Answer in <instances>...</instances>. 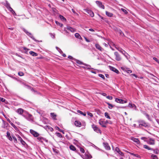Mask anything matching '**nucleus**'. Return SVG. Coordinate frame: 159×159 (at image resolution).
<instances>
[{
    "mask_svg": "<svg viewBox=\"0 0 159 159\" xmlns=\"http://www.w3.org/2000/svg\"><path fill=\"white\" fill-rule=\"evenodd\" d=\"M114 55L116 56V60L120 61L121 60V58L119 54L117 52H115L114 53Z\"/></svg>",
    "mask_w": 159,
    "mask_h": 159,
    "instance_id": "1a4fd4ad",
    "label": "nucleus"
},
{
    "mask_svg": "<svg viewBox=\"0 0 159 159\" xmlns=\"http://www.w3.org/2000/svg\"><path fill=\"white\" fill-rule=\"evenodd\" d=\"M126 71L128 73H131L132 72V70H126Z\"/></svg>",
    "mask_w": 159,
    "mask_h": 159,
    "instance_id": "864d4df0",
    "label": "nucleus"
},
{
    "mask_svg": "<svg viewBox=\"0 0 159 159\" xmlns=\"http://www.w3.org/2000/svg\"><path fill=\"white\" fill-rule=\"evenodd\" d=\"M145 115L146 116V117L148 118V119H149V115L148 114H147V113H145Z\"/></svg>",
    "mask_w": 159,
    "mask_h": 159,
    "instance_id": "bf43d9fd",
    "label": "nucleus"
},
{
    "mask_svg": "<svg viewBox=\"0 0 159 159\" xmlns=\"http://www.w3.org/2000/svg\"><path fill=\"white\" fill-rule=\"evenodd\" d=\"M107 103L108 105V108L110 109H112L113 107V106L108 102H107Z\"/></svg>",
    "mask_w": 159,
    "mask_h": 159,
    "instance_id": "f704fd0d",
    "label": "nucleus"
},
{
    "mask_svg": "<svg viewBox=\"0 0 159 159\" xmlns=\"http://www.w3.org/2000/svg\"><path fill=\"white\" fill-rule=\"evenodd\" d=\"M70 150L72 151H75L76 150L75 147L72 145H71L70 146Z\"/></svg>",
    "mask_w": 159,
    "mask_h": 159,
    "instance_id": "7c9ffc66",
    "label": "nucleus"
},
{
    "mask_svg": "<svg viewBox=\"0 0 159 159\" xmlns=\"http://www.w3.org/2000/svg\"><path fill=\"white\" fill-rule=\"evenodd\" d=\"M23 116L29 121L32 120L33 118L32 115L29 114L27 112H25V114H23Z\"/></svg>",
    "mask_w": 159,
    "mask_h": 159,
    "instance_id": "f257e3e1",
    "label": "nucleus"
},
{
    "mask_svg": "<svg viewBox=\"0 0 159 159\" xmlns=\"http://www.w3.org/2000/svg\"><path fill=\"white\" fill-rule=\"evenodd\" d=\"M104 146L106 149L109 150L110 149V148L108 144L107 143H103Z\"/></svg>",
    "mask_w": 159,
    "mask_h": 159,
    "instance_id": "6ab92c4d",
    "label": "nucleus"
},
{
    "mask_svg": "<svg viewBox=\"0 0 159 159\" xmlns=\"http://www.w3.org/2000/svg\"><path fill=\"white\" fill-rule=\"evenodd\" d=\"M26 111L24 110L22 108H19L16 111V112L19 114L22 115L23 116V113H24V114H25V112H26Z\"/></svg>",
    "mask_w": 159,
    "mask_h": 159,
    "instance_id": "7ed1b4c3",
    "label": "nucleus"
},
{
    "mask_svg": "<svg viewBox=\"0 0 159 159\" xmlns=\"http://www.w3.org/2000/svg\"><path fill=\"white\" fill-rule=\"evenodd\" d=\"M76 62L77 64H83V65H84V66H88V65L84 63H83L81 61H80L77 60L76 61Z\"/></svg>",
    "mask_w": 159,
    "mask_h": 159,
    "instance_id": "412c9836",
    "label": "nucleus"
},
{
    "mask_svg": "<svg viewBox=\"0 0 159 159\" xmlns=\"http://www.w3.org/2000/svg\"><path fill=\"white\" fill-rule=\"evenodd\" d=\"M115 150L117 152L119 153L120 155L122 154L123 153L120 151L119 149L117 147L115 149Z\"/></svg>",
    "mask_w": 159,
    "mask_h": 159,
    "instance_id": "c85d7f7f",
    "label": "nucleus"
},
{
    "mask_svg": "<svg viewBox=\"0 0 159 159\" xmlns=\"http://www.w3.org/2000/svg\"><path fill=\"white\" fill-rule=\"evenodd\" d=\"M95 47L97 49L102 52L104 51V49L102 48L101 46L98 43H96L95 44Z\"/></svg>",
    "mask_w": 159,
    "mask_h": 159,
    "instance_id": "f8f14e48",
    "label": "nucleus"
},
{
    "mask_svg": "<svg viewBox=\"0 0 159 159\" xmlns=\"http://www.w3.org/2000/svg\"><path fill=\"white\" fill-rule=\"evenodd\" d=\"M151 158L152 159H158L157 156L155 155L152 154L151 155Z\"/></svg>",
    "mask_w": 159,
    "mask_h": 159,
    "instance_id": "72a5a7b5",
    "label": "nucleus"
},
{
    "mask_svg": "<svg viewBox=\"0 0 159 159\" xmlns=\"http://www.w3.org/2000/svg\"><path fill=\"white\" fill-rule=\"evenodd\" d=\"M37 139L39 141H40L41 142H43V140H46L42 137H38L37 138Z\"/></svg>",
    "mask_w": 159,
    "mask_h": 159,
    "instance_id": "c756f323",
    "label": "nucleus"
},
{
    "mask_svg": "<svg viewBox=\"0 0 159 159\" xmlns=\"http://www.w3.org/2000/svg\"><path fill=\"white\" fill-rule=\"evenodd\" d=\"M87 157L91 159L92 158V157L91 155H87Z\"/></svg>",
    "mask_w": 159,
    "mask_h": 159,
    "instance_id": "e2e57ef3",
    "label": "nucleus"
},
{
    "mask_svg": "<svg viewBox=\"0 0 159 159\" xmlns=\"http://www.w3.org/2000/svg\"><path fill=\"white\" fill-rule=\"evenodd\" d=\"M118 32L120 35H122V33L121 30H120L118 31Z\"/></svg>",
    "mask_w": 159,
    "mask_h": 159,
    "instance_id": "338daca9",
    "label": "nucleus"
},
{
    "mask_svg": "<svg viewBox=\"0 0 159 159\" xmlns=\"http://www.w3.org/2000/svg\"><path fill=\"white\" fill-rule=\"evenodd\" d=\"M130 154H131V155H132L133 156H134L136 157H139V155H137V154H134L133 153H130Z\"/></svg>",
    "mask_w": 159,
    "mask_h": 159,
    "instance_id": "58836bf2",
    "label": "nucleus"
},
{
    "mask_svg": "<svg viewBox=\"0 0 159 159\" xmlns=\"http://www.w3.org/2000/svg\"><path fill=\"white\" fill-rule=\"evenodd\" d=\"M106 98L109 100H112L113 98L112 96H107L106 97Z\"/></svg>",
    "mask_w": 159,
    "mask_h": 159,
    "instance_id": "37998d69",
    "label": "nucleus"
},
{
    "mask_svg": "<svg viewBox=\"0 0 159 159\" xmlns=\"http://www.w3.org/2000/svg\"><path fill=\"white\" fill-rule=\"evenodd\" d=\"M96 3L97 4L100 8H102L103 9H104V6L102 5V2L98 1H96Z\"/></svg>",
    "mask_w": 159,
    "mask_h": 159,
    "instance_id": "9b49d317",
    "label": "nucleus"
},
{
    "mask_svg": "<svg viewBox=\"0 0 159 159\" xmlns=\"http://www.w3.org/2000/svg\"><path fill=\"white\" fill-rule=\"evenodd\" d=\"M121 53L125 56L127 59H128V54L125 51L123 50L122 52Z\"/></svg>",
    "mask_w": 159,
    "mask_h": 159,
    "instance_id": "2f4dec72",
    "label": "nucleus"
},
{
    "mask_svg": "<svg viewBox=\"0 0 159 159\" xmlns=\"http://www.w3.org/2000/svg\"><path fill=\"white\" fill-rule=\"evenodd\" d=\"M115 101L118 103H124L127 102V100H124L121 99H120L117 98H116L115 99Z\"/></svg>",
    "mask_w": 159,
    "mask_h": 159,
    "instance_id": "0eeeda50",
    "label": "nucleus"
},
{
    "mask_svg": "<svg viewBox=\"0 0 159 159\" xmlns=\"http://www.w3.org/2000/svg\"><path fill=\"white\" fill-rule=\"evenodd\" d=\"M46 128H47L51 132L53 130V129L50 126H46Z\"/></svg>",
    "mask_w": 159,
    "mask_h": 159,
    "instance_id": "c9c22d12",
    "label": "nucleus"
},
{
    "mask_svg": "<svg viewBox=\"0 0 159 159\" xmlns=\"http://www.w3.org/2000/svg\"><path fill=\"white\" fill-rule=\"evenodd\" d=\"M56 48L57 49L59 52L60 53H63L62 51L61 50V49H60V48H58L57 47H56Z\"/></svg>",
    "mask_w": 159,
    "mask_h": 159,
    "instance_id": "a19ab883",
    "label": "nucleus"
},
{
    "mask_svg": "<svg viewBox=\"0 0 159 159\" xmlns=\"http://www.w3.org/2000/svg\"><path fill=\"white\" fill-rule=\"evenodd\" d=\"M51 117L54 120H57L56 118V115L54 114L53 113H51L50 114Z\"/></svg>",
    "mask_w": 159,
    "mask_h": 159,
    "instance_id": "4be33fe9",
    "label": "nucleus"
},
{
    "mask_svg": "<svg viewBox=\"0 0 159 159\" xmlns=\"http://www.w3.org/2000/svg\"><path fill=\"white\" fill-rule=\"evenodd\" d=\"M92 128L94 130L98 133H101V130L96 126L93 125L92 126Z\"/></svg>",
    "mask_w": 159,
    "mask_h": 159,
    "instance_id": "39448f33",
    "label": "nucleus"
},
{
    "mask_svg": "<svg viewBox=\"0 0 159 159\" xmlns=\"http://www.w3.org/2000/svg\"><path fill=\"white\" fill-rule=\"evenodd\" d=\"M55 128L56 130H59V131H60V129H59V128L57 126H56Z\"/></svg>",
    "mask_w": 159,
    "mask_h": 159,
    "instance_id": "052dcab7",
    "label": "nucleus"
},
{
    "mask_svg": "<svg viewBox=\"0 0 159 159\" xmlns=\"http://www.w3.org/2000/svg\"><path fill=\"white\" fill-rule=\"evenodd\" d=\"M68 58L70 59H73V57L71 56H69L68 57Z\"/></svg>",
    "mask_w": 159,
    "mask_h": 159,
    "instance_id": "0e129e2a",
    "label": "nucleus"
},
{
    "mask_svg": "<svg viewBox=\"0 0 159 159\" xmlns=\"http://www.w3.org/2000/svg\"><path fill=\"white\" fill-rule=\"evenodd\" d=\"M80 151L83 153H84L85 152V151L82 148H80Z\"/></svg>",
    "mask_w": 159,
    "mask_h": 159,
    "instance_id": "de8ad7c7",
    "label": "nucleus"
},
{
    "mask_svg": "<svg viewBox=\"0 0 159 159\" xmlns=\"http://www.w3.org/2000/svg\"><path fill=\"white\" fill-rule=\"evenodd\" d=\"M0 101L4 102L5 101V99L3 98L0 97Z\"/></svg>",
    "mask_w": 159,
    "mask_h": 159,
    "instance_id": "a18cd8bd",
    "label": "nucleus"
},
{
    "mask_svg": "<svg viewBox=\"0 0 159 159\" xmlns=\"http://www.w3.org/2000/svg\"><path fill=\"white\" fill-rule=\"evenodd\" d=\"M139 127H141L142 126L144 127H147L148 126V124L147 123H146L145 121L143 120H139Z\"/></svg>",
    "mask_w": 159,
    "mask_h": 159,
    "instance_id": "f03ea898",
    "label": "nucleus"
},
{
    "mask_svg": "<svg viewBox=\"0 0 159 159\" xmlns=\"http://www.w3.org/2000/svg\"><path fill=\"white\" fill-rule=\"evenodd\" d=\"M75 125L77 127H80L81 126V123L79 121L76 120L74 123Z\"/></svg>",
    "mask_w": 159,
    "mask_h": 159,
    "instance_id": "f3484780",
    "label": "nucleus"
},
{
    "mask_svg": "<svg viewBox=\"0 0 159 159\" xmlns=\"http://www.w3.org/2000/svg\"><path fill=\"white\" fill-rule=\"evenodd\" d=\"M60 18L61 19L63 20H66V19L65 18V17H64L63 16L61 15H60L59 16Z\"/></svg>",
    "mask_w": 159,
    "mask_h": 159,
    "instance_id": "ea45409f",
    "label": "nucleus"
},
{
    "mask_svg": "<svg viewBox=\"0 0 159 159\" xmlns=\"http://www.w3.org/2000/svg\"><path fill=\"white\" fill-rule=\"evenodd\" d=\"M56 134L57 135L59 138H61L62 137V136L61 134L59 133H56Z\"/></svg>",
    "mask_w": 159,
    "mask_h": 159,
    "instance_id": "4c0bfd02",
    "label": "nucleus"
},
{
    "mask_svg": "<svg viewBox=\"0 0 159 159\" xmlns=\"http://www.w3.org/2000/svg\"><path fill=\"white\" fill-rule=\"evenodd\" d=\"M106 14L107 16L109 17H112L113 15V14L112 13L107 11H106Z\"/></svg>",
    "mask_w": 159,
    "mask_h": 159,
    "instance_id": "b1692460",
    "label": "nucleus"
},
{
    "mask_svg": "<svg viewBox=\"0 0 159 159\" xmlns=\"http://www.w3.org/2000/svg\"><path fill=\"white\" fill-rule=\"evenodd\" d=\"M153 59L155 60L157 62H158L159 60L156 57H154Z\"/></svg>",
    "mask_w": 159,
    "mask_h": 159,
    "instance_id": "4d7b16f0",
    "label": "nucleus"
},
{
    "mask_svg": "<svg viewBox=\"0 0 159 159\" xmlns=\"http://www.w3.org/2000/svg\"><path fill=\"white\" fill-rule=\"evenodd\" d=\"M6 7H7V8L8 9L10 7V5L9 4V3L7 2V6H6Z\"/></svg>",
    "mask_w": 159,
    "mask_h": 159,
    "instance_id": "3c124183",
    "label": "nucleus"
},
{
    "mask_svg": "<svg viewBox=\"0 0 159 159\" xmlns=\"http://www.w3.org/2000/svg\"><path fill=\"white\" fill-rule=\"evenodd\" d=\"M87 114L88 116H89L91 117H92L93 116L92 114L90 112H88Z\"/></svg>",
    "mask_w": 159,
    "mask_h": 159,
    "instance_id": "09e8293b",
    "label": "nucleus"
},
{
    "mask_svg": "<svg viewBox=\"0 0 159 159\" xmlns=\"http://www.w3.org/2000/svg\"><path fill=\"white\" fill-rule=\"evenodd\" d=\"M121 10L123 11L125 13V14H126L127 13V11L126 10H125V9L123 8H121Z\"/></svg>",
    "mask_w": 159,
    "mask_h": 159,
    "instance_id": "c03bdc74",
    "label": "nucleus"
},
{
    "mask_svg": "<svg viewBox=\"0 0 159 159\" xmlns=\"http://www.w3.org/2000/svg\"><path fill=\"white\" fill-rule=\"evenodd\" d=\"M18 140L19 141H20V143L23 145H25V141L22 139L19 136L18 137Z\"/></svg>",
    "mask_w": 159,
    "mask_h": 159,
    "instance_id": "aec40b11",
    "label": "nucleus"
},
{
    "mask_svg": "<svg viewBox=\"0 0 159 159\" xmlns=\"http://www.w3.org/2000/svg\"><path fill=\"white\" fill-rule=\"evenodd\" d=\"M24 50L26 51V52H28V51L29 50V49H27L26 48H23Z\"/></svg>",
    "mask_w": 159,
    "mask_h": 159,
    "instance_id": "5fc2aeb1",
    "label": "nucleus"
},
{
    "mask_svg": "<svg viewBox=\"0 0 159 159\" xmlns=\"http://www.w3.org/2000/svg\"><path fill=\"white\" fill-rule=\"evenodd\" d=\"M109 69H110V70H111L115 72V73H116L117 74H118V73H119L118 70H117L115 68L113 67H112L111 66H109Z\"/></svg>",
    "mask_w": 159,
    "mask_h": 159,
    "instance_id": "2eb2a0df",
    "label": "nucleus"
},
{
    "mask_svg": "<svg viewBox=\"0 0 159 159\" xmlns=\"http://www.w3.org/2000/svg\"><path fill=\"white\" fill-rule=\"evenodd\" d=\"M25 32L28 35H29L32 39L34 40L35 41H37V40L35 39L33 35L30 33L28 32L26 30H24Z\"/></svg>",
    "mask_w": 159,
    "mask_h": 159,
    "instance_id": "4468645a",
    "label": "nucleus"
},
{
    "mask_svg": "<svg viewBox=\"0 0 159 159\" xmlns=\"http://www.w3.org/2000/svg\"><path fill=\"white\" fill-rule=\"evenodd\" d=\"M66 29L70 31L71 32H74L76 31V29L72 28V27L70 26H67L66 28H65V31H66Z\"/></svg>",
    "mask_w": 159,
    "mask_h": 159,
    "instance_id": "6e6552de",
    "label": "nucleus"
},
{
    "mask_svg": "<svg viewBox=\"0 0 159 159\" xmlns=\"http://www.w3.org/2000/svg\"><path fill=\"white\" fill-rule=\"evenodd\" d=\"M128 107H131V108H134L135 109H136V106L134 105V104H132L130 103H129V105H128Z\"/></svg>",
    "mask_w": 159,
    "mask_h": 159,
    "instance_id": "a878e982",
    "label": "nucleus"
},
{
    "mask_svg": "<svg viewBox=\"0 0 159 159\" xmlns=\"http://www.w3.org/2000/svg\"><path fill=\"white\" fill-rule=\"evenodd\" d=\"M103 45H104V46H105V47H107V46H108L107 44H106V43H103Z\"/></svg>",
    "mask_w": 159,
    "mask_h": 159,
    "instance_id": "69168bd1",
    "label": "nucleus"
},
{
    "mask_svg": "<svg viewBox=\"0 0 159 159\" xmlns=\"http://www.w3.org/2000/svg\"><path fill=\"white\" fill-rule=\"evenodd\" d=\"M30 54L33 56H36L38 55V54L33 51H30L29 52Z\"/></svg>",
    "mask_w": 159,
    "mask_h": 159,
    "instance_id": "5701e85b",
    "label": "nucleus"
},
{
    "mask_svg": "<svg viewBox=\"0 0 159 159\" xmlns=\"http://www.w3.org/2000/svg\"><path fill=\"white\" fill-rule=\"evenodd\" d=\"M84 39L87 42H90V40L84 37Z\"/></svg>",
    "mask_w": 159,
    "mask_h": 159,
    "instance_id": "13d9d810",
    "label": "nucleus"
},
{
    "mask_svg": "<svg viewBox=\"0 0 159 159\" xmlns=\"http://www.w3.org/2000/svg\"><path fill=\"white\" fill-rule=\"evenodd\" d=\"M77 111L78 113H79L81 115H82V114H83V113L80 110H78Z\"/></svg>",
    "mask_w": 159,
    "mask_h": 159,
    "instance_id": "603ef678",
    "label": "nucleus"
},
{
    "mask_svg": "<svg viewBox=\"0 0 159 159\" xmlns=\"http://www.w3.org/2000/svg\"><path fill=\"white\" fill-rule=\"evenodd\" d=\"M99 123L101 125L102 127H106V126L105 125V123L104 121H103L102 120H100L99 121Z\"/></svg>",
    "mask_w": 159,
    "mask_h": 159,
    "instance_id": "9d476101",
    "label": "nucleus"
},
{
    "mask_svg": "<svg viewBox=\"0 0 159 159\" xmlns=\"http://www.w3.org/2000/svg\"><path fill=\"white\" fill-rule=\"evenodd\" d=\"M15 129H16V128H17L16 127V126L15 125H14V124H13L12 125H11Z\"/></svg>",
    "mask_w": 159,
    "mask_h": 159,
    "instance_id": "774afa93",
    "label": "nucleus"
},
{
    "mask_svg": "<svg viewBox=\"0 0 159 159\" xmlns=\"http://www.w3.org/2000/svg\"><path fill=\"white\" fill-rule=\"evenodd\" d=\"M75 36L76 38L78 39H81V37L79 33H76L75 34Z\"/></svg>",
    "mask_w": 159,
    "mask_h": 159,
    "instance_id": "cd10ccee",
    "label": "nucleus"
},
{
    "mask_svg": "<svg viewBox=\"0 0 159 159\" xmlns=\"http://www.w3.org/2000/svg\"><path fill=\"white\" fill-rule=\"evenodd\" d=\"M8 9L13 14H14V13H15V11L11 7L9 8Z\"/></svg>",
    "mask_w": 159,
    "mask_h": 159,
    "instance_id": "e433bc0d",
    "label": "nucleus"
},
{
    "mask_svg": "<svg viewBox=\"0 0 159 159\" xmlns=\"http://www.w3.org/2000/svg\"><path fill=\"white\" fill-rule=\"evenodd\" d=\"M104 115H105V117H106L108 119H111V118H110V116H109V114L108 113L105 112V113Z\"/></svg>",
    "mask_w": 159,
    "mask_h": 159,
    "instance_id": "473e14b6",
    "label": "nucleus"
},
{
    "mask_svg": "<svg viewBox=\"0 0 159 159\" xmlns=\"http://www.w3.org/2000/svg\"><path fill=\"white\" fill-rule=\"evenodd\" d=\"M30 133L34 137H37L39 136V134L36 132L32 129L30 130Z\"/></svg>",
    "mask_w": 159,
    "mask_h": 159,
    "instance_id": "423d86ee",
    "label": "nucleus"
},
{
    "mask_svg": "<svg viewBox=\"0 0 159 159\" xmlns=\"http://www.w3.org/2000/svg\"><path fill=\"white\" fill-rule=\"evenodd\" d=\"M84 10L85 12H86L88 14H89L91 17H93L94 16V13L92 11L87 9H84Z\"/></svg>",
    "mask_w": 159,
    "mask_h": 159,
    "instance_id": "20e7f679",
    "label": "nucleus"
},
{
    "mask_svg": "<svg viewBox=\"0 0 159 159\" xmlns=\"http://www.w3.org/2000/svg\"><path fill=\"white\" fill-rule=\"evenodd\" d=\"M12 138L13 139V140L14 142L15 143H17V141L16 139L14 137H12Z\"/></svg>",
    "mask_w": 159,
    "mask_h": 159,
    "instance_id": "49530a36",
    "label": "nucleus"
},
{
    "mask_svg": "<svg viewBox=\"0 0 159 159\" xmlns=\"http://www.w3.org/2000/svg\"><path fill=\"white\" fill-rule=\"evenodd\" d=\"M114 46H115V48H116L119 51L121 52H122L123 50L121 48L118 47L117 46L115 45V44H114Z\"/></svg>",
    "mask_w": 159,
    "mask_h": 159,
    "instance_id": "bb28decb",
    "label": "nucleus"
},
{
    "mask_svg": "<svg viewBox=\"0 0 159 159\" xmlns=\"http://www.w3.org/2000/svg\"><path fill=\"white\" fill-rule=\"evenodd\" d=\"M148 143L151 145H154L155 144V141L152 139H149L147 141Z\"/></svg>",
    "mask_w": 159,
    "mask_h": 159,
    "instance_id": "ddd939ff",
    "label": "nucleus"
},
{
    "mask_svg": "<svg viewBox=\"0 0 159 159\" xmlns=\"http://www.w3.org/2000/svg\"><path fill=\"white\" fill-rule=\"evenodd\" d=\"M18 74L20 76H22L24 75V73L21 72H19L18 73Z\"/></svg>",
    "mask_w": 159,
    "mask_h": 159,
    "instance_id": "79ce46f5",
    "label": "nucleus"
},
{
    "mask_svg": "<svg viewBox=\"0 0 159 159\" xmlns=\"http://www.w3.org/2000/svg\"><path fill=\"white\" fill-rule=\"evenodd\" d=\"M131 139L133 141L136 143L137 144H138L139 143V141L138 139L134 138L133 137H131Z\"/></svg>",
    "mask_w": 159,
    "mask_h": 159,
    "instance_id": "dca6fc26",
    "label": "nucleus"
},
{
    "mask_svg": "<svg viewBox=\"0 0 159 159\" xmlns=\"http://www.w3.org/2000/svg\"><path fill=\"white\" fill-rule=\"evenodd\" d=\"M133 75V76H134V77H135L136 78L137 77V75L135 74H131V75Z\"/></svg>",
    "mask_w": 159,
    "mask_h": 159,
    "instance_id": "680f3d73",
    "label": "nucleus"
},
{
    "mask_svg": "<svg viewBox=\"0 0 159 159\" xmlns=\"http://www.w3.org/2000/svg\"><path fill=\"white\" fill-rule=\"evenodd\" d=\"M143 148H145L149 150H153V149L152 148H150L147 145H143Z\"/></svg>",
    "mask_w": 159,
    "mask_h": 159,
    "instance_id": "393cba45",
    "label": "nucleus"
},
{
    "mask_svg": "<svg viewBox=\"0 0 159 159\" xmlns=\"http://www.w3.org/2000/svg\"><path fill=\"white\" fill-rule=\"evenodd\" d=\"M99 76L100 77H101V78H102L103 79H104V78H105L104 75H103L100 74L99 75Z\"/></svg>",
    "mask_w": 159,
    "mask_h": 159,
    "instance_id": "8fccbe9b",
    "label": "nucleus"
},
{
    "mask_svg": "<svg viewBox=\"0 0 159 159\" xmlns=\"http://www.w3.org/2000/svg\"><path fill=\"white\" fill-rule=\"evenodd\" d=\"M100 94L103 96H105L107 95V94L106 93H100Z\"/></svg>",
    "mask_w": 159,
    "mask_h": 159,
    "instance_id": "6e6d98bb",
    "label": "nucleus"
},
{
    "mask_svg": "<svg viewBox=\"0 0 159 159\" xmlns=\"http://www.w3.org/2000/svg\"><path fill=\"white\" fill-rule=\"evenodd\" d=\"M7 138L10 140V141H12V139L11 137V135H10V132L8 131L7 132Z\"/></svg>",
    "mask_w": 159,
    "mask_h": 159,
    "instance_id": "a211bd4d",
    "label": "nucleus"
}]
</instances>
